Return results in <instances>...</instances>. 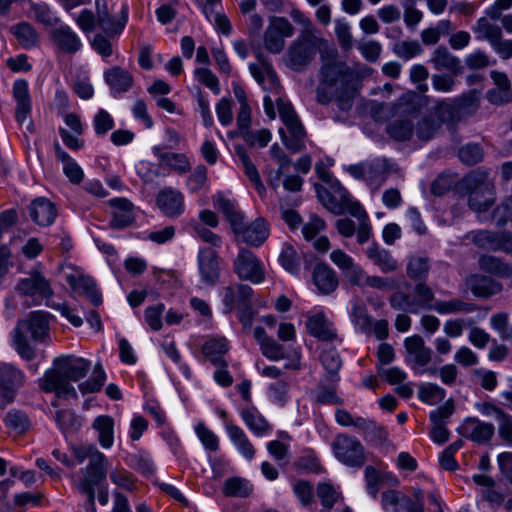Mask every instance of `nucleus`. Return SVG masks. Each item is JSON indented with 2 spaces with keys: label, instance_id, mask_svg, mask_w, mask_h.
<instances>
[{
  "label": "nucleus",
  "instance_id": "nucleus-1",
  "mask_svg": "<svg viewBox=\"0 0 512 512\" xmlns=\"http://www.w3.org/2000/svg\"><path fill=\"white\" fill-rule=\"evenodd\" d=\"M353 73L343 61L326 59L321 68V77L317 87V102L327 105L335 101L338 108L348 111L356 95Z\"/></svg>",
  "mask_w": 512,
  "mask_h": 512
},
{
  "label": "nucleus",
  "instance_id": "nucleus-2",
  "mask_svg": "<svg viewBox=\"0 0 512 512\" xmlns=\"http://www.w3.org/2000/svg\"><path fill=\"white\" fill-rule=\"evenodd\" d=\"M51 318L49 312L37 310L17 322L10 334L11 346L22 360L32 362L36 358V348L29 342L28 335L35 343L48 345L52 342Z\"/></svg>",
  "mask_w": 512,
  "mask_h": 512
},
{
  "label": "nucleus",
  "instance_id": "nucleus-3",
  "mask_svg": "<svg viewBox=\"0 0 512 512\" xmlns=\"http://www.w3.org/2000/svg\"><path fill=\"white\" fill-rule=\"evenodd\" d=\"M54 369L47 370L39 380L45 392H55L58 397L77 398V393L70 381L84 378L91 368V363L84 358L72 356L57 357L53 361Z\"/></svg>",
  "mask_w": 512,
  "mask_h": 512
},
{
  "label": "nucleus",
  "instance_id": "nucleus-4",
  "mask_svg": "<svg viewBox=\"0 0 512 512\" xmlns=\"http://www.w3.org/2000/svg\"><path fill=\"white\" fill-rule=\"evenodd\" d=\"M463 186L468 193L469 207L475 212H486L496 201L494 183L485 170H474L463 178Z\"/></svg>",
  "mask_w": 512,
  "mask_h": 512
},
{
  "label": "nucleus",
  "instance_id": "nucleus-5",
  "mask_svg": "<svg viewBox=\"0 0 512 512\" xmlns=\"http://www.w3.org/2000/svg\"><path fill=\"white\" fill-rule=\"evenodd\" d=\"M324 43L320 34H300L288 47L285 54L286 65L296 71L304 70Z\"/></svg>",
  "mask_w": 512,
  "mask_h": 512
},
{
  "label": "nucleus",
  "instance_id": "nucleus-6",
  "mask_svg": "<svg viewBox=\"0 0 512 512\" xmlns=\"http://www.w3.org/2000/svg\"><path fill=\"white\" fill-rule=\"evenodd\" d=\"M108 460L102 452H96L88 465L79 471L74 486L80 494L92 500L96 489L106 480Z\"/></svg>",
  "mask_w": 512,
  "mask_h": 512
},
{
  "label": "nucleus",
  "instance_id": "nucleus-7",
  "mask_svg": "<svg viewBox=\"0 0 512 512\" xmlns=\"http://www.w3.org/2000/svg\"><path fill=\"white\" fill-rule=\"evenodd\" d=\"M434 300L432 289L424 282L414 286L413 294L397 290L389 297L390 306L397 311L418 314L421 310L430 309Z\"/></svg>",
  "mask_w": 512,
  "mask_h": 512
},
{
  "label": "nucleus",
  "instance_id": "nucleus-8",
  "mask_svg": "<svg viewBox=\"0 0 512 512\" xmlns=\"http://www.w3.org/2000/svg\"><path fill=\"white\" fill-rule=\"evenodd\" d=\"M253 336L257 341L260 351L267 359L271 361H280L285 359L284 364L287 370H300L301 368V353L299 349L293 348L286 351L285 347L279 344L276 340L269 337L262 327H255Z\"/></svg>",
  "mask_w": 512,
  "mask_h": 512
},
{
  "label": "nucleus",
  "instance_id": "nucleus-9",
  "mask_svg": "<svg viewBox=\"0 0 512 512\" xmlns=\"http://www.w3.org/2000/svg\"><path fill=\"white\" fill-rule=\"evenodd\" d=\"M279 116L286 126L289 137L283 129H279V134L285 146L293 152L300 151L304 147L306 136L305 129L302 126L292 104L282 97L275 99Z\"/></svg>",
  "mask_w": 512,
  "mask_h": 512
},
{
  "label": "nucleus",
  "instance_id": "nucleus-10",
  "mask_svg": "<svg viewBox=\"0 0 512 512\" xmlns=\"http://www.w3.org/2000/svg\"><path fill=\"white\" fill-rule=\"evenodd\" d=\"M334 457L343 465L361 468L367 461L363 444L354 436L341 433L331 443Z\"/></svg>",
  "mask_w": 512,
  "mask_h": 512
},
{
  "label": "nucleus",
  "instance_id": "nucleus-11",
  "mask_svg": "<svg viewBox=\"0 0 512 512\" xmlns=\"http://www.w3.org/2000/svg\"><path fill=\"white\" fill-rule=\"evenodd\" d=\"M405 362L416 375H435L436 368H428L432 361V350L426 346L425 341L419 335L407 337L404 340Z\"/></svg>",
  "mask_w": 512,
  "mask_h": 512
},
{
  "label": "nucleus",
  "instance_id": "nucleus-12",
  "mask_svg": "<svg viewBox=\"0 0 512 512\" xmlns=\"http://www.w3.org/2000/svg\"><path fill=\"white\" fill-rule=\"evenodd\" d=\"M233 270L244 281L260 284L265 280V266L260 258L246 248H240L233 261Z\"/></svg>",
  "mask_w": 512,
  "mask_h": 512
},
{
  "label": "nucleus",
  "instance_id": "nucleus-13",
  "mask_svg": "<svg viewBox=\"0 0 512 512\" xmlns=\"http://www.w3.org/2000/svg\"><path fill=\"white\" fill-rule=\"evenodd\" d=\"M382 507L386 512H424V496L421 490L413 495L388 490L382 494Z\"/></svg>",
  "mask_w": 512,
  "mask_h": 512
},
{
  "label": "nucleus",
  "instance_id": "nucleus-14",
  "mask_svg": "<svg viewBox=\"0 0 512 512\" xmlns=\"http://www.w3.org/2000/svg\"><path fill=\"white\" fill-rule=\"evenodd\" d=\"M317 196L321 203L335 215H340L347 211L351 214L354 205H360L354 201L347 190L339 183L335 182L329 189L317 187Z\"/></svg>",
  "mask_w": 512,
  "mask_h": 512
},
{
  "label": "nucleus",
  "instance_id": "nucleus-15",
  "mask_svg": "<svg viewBox=\"0 0 512 512\" xmlns=\"http://www.w3.org/2000/svg\"><path fill=\"white\" fill-rule=\"evenodd\" d=\"M26 380L24 372L11 363L0 362V409L15 399L16 392Z\"/></svg>",
  "mask_w": 512,
  "mask_h": 512
},
{
  "label": "nucleus",
  "instance_id": "nucleus-16",
  "mask_svg": "<svg viewBox=\"0 0 512 512\" xmlns=\"http://www.w3.org/2000/svg\"><path fill=\"white\" fill-rule=\"evenodd\" d=\"M294 34V27L285 17L273 16L265 29L263 42L265 49L272 54H279L285 47V38Z\"/></svg>",
  "mask_w": 512,
  "mask_h": 512
},
{
  "label": "nucleus",
  "instance_id": "nucleus-17",
  "mask_svg": "<svg viewBox=\"0 0 512 512\" xmlns=\"http://www.w3.org/2000/svg\"><path fill=\"white\" fill-rule=\"evenodd\" d=\"M15 290L24 296H37L49 299L53 295V289L40 267H34L27 277L21 278L15 286Z\"/></svg>",
  "mask_w": 512,
  "mask_h": 512
},
{
  "label": "nucleus",
  "instance_id": "nucleus-18",
  "mask_svg": "<svg viewBox=\"0 0 512 512\" xmlns=\"http://www.w3.org/2000/svg\"><path fill=\"white\" fill-rule=\"evenodd\" d=\"M468 237L481 249L512 253V234L508 231L478 230L471 232Z\"/></svg>",
  "mask_w": 512,
  "mask_h": 512
},
{
  "label": "nucleus",
  "instance_id": "nucleus-19",
  "mask_svg": "<svg viewBox=\"0 0 512 512\" xmlns=\"http://www.w3.org/2000/svg\"><path fill=\"white\" fill-rule=\"evenodd\" d=\"M452 115V106L445 102H439L435 105L429 116L418 122L416 135L420 140H430L439 131L441 125Z\"/></svg>",
  "mask_w": 512,
  "mask_h": 512
},
{
  "label": "nucleus",
  "instance_id": "nucleus-20",
  "mask_svg": "<svg viewBox=\"0 0 512 512\" xmlns=\"http://www.w3.org/2000/svg\"><path fill=\"white\" fill-rule=\"evenodd\" d=\"M237 238L249 246H261L269 235L267 222L263 218H258L251 223L245 222L244 215L240 221L232 227Z\"/></svg>",
  "mask_w": 512,
  "mask_h": 512
},
{
  "label": "nucleus",
  "instance_id": "nucleus-21",
  "mask_svg": "<svg viewBox=\"0 0 512 512\" xmlns=\"http://www.w3.org/2000/svg\"><path fill=\"white\" fill-rule=\"evenodd\" d=\"M259 63H249V71L255 81L271 96L281 97L282 87L276 71L272 65L265 61L260 54L257 55Z\"/></svg>",
  "mask_w": 512,
  "mask_h": 512
},
{
  "label": "nucleus",
  "instance_id": "nucleus-22",
  "mask_svg": "<svg viewBox=\"0 0 512 512\" xmlns=\"http://www.w3.org/2000/svg\"><path fill=\"white\" fill-rule=\"evenodd\" d=\"M197 264L201 281L205 285L214 286L219 282V257L214 249L200 247L197 255Z\"/></svg>",
  "mask_w": 512,
  "mask_h": 512
},
{
  "label": "nucleus",
  "instance_id": "nucleus-23",
  "mask_svg": "<svg viewBox=\"0 0 512 512\" xmlns=\"http://www.w3.org/2000/svg\"><path fill=\"white\" fill-rule=\"evenodd\" d=\"M458 432L473 442L483 444L488 442L494 434L491 423L482 422L477 418H467L458 428Z\"/></svg>",
  "mask_w": 512,
  "mask_h": 512
},
{
  "label": "nucleus",
  "instance_id": "nucleus-24",
  "mask_svg": "<svg viewBox=\"0 0 512 512\" xmlns=\"http://www.w3.org/2000/svg\"><path fill=\"white\" fill-rule=\"evenodd\" d=\"M156 202L164 215L168 217H178L184 212V196L173 188H164L156 198Z\"/></svg>",
  "mask_w": 512,
  "mask_h": 512
},
{
  "label": "nucleus",
  "instance_id": "nucleus-25",
  "mask_svg": "<svg viewBox=\"0 0 512 512\" xmlns=\"http://www.w3.org/2000/svg\"><path fill=\"white\" fill-rule=\"evenodd\" d=\"M51 38L57 48L68 54H75L82 48V41L68 25H60L51 32Z\"/></svg>",
  "mask_w": 512,
  "mask_h": 512
},
{
  "label": "nucleus",
  "instance_id": "nucleus-26",
  "mask_svg": "<svg viewBox=\"0 0 512 512\" xmlns=\"http://www.w3.org/2000/svg\"><path fill=\"white\" fill-rule=\"evenodd\" d=\"M113 208L111 225L114 228H125L135 220V207L126 198H112L109 200Z\"/></svg>",
  "mask_w": 512,
  "mask_h": 512
},
{
  "label": "nucleus",
  "instance_id": "nucleus-27",
  "mask_svg": "<svg viewBox=\"0 0 512 512\" xmlns=\"http://www.w3.org/2000/svg\"><path fill=\"white\" fill-rule=\"evenodd\" d=\"M97 24L108 35H116L124 29L127 15L117 19L110 15L107 0H95Z\"/></svg>",
  "mask_w": 512,
  "mask_h": 512
},
{
  "label": "nucleus",
  "instance_id": "nucleus-28",
  "mask_svg": "<svg viewBox=\"0 0 512 512\" xmlns=\"http://www.w3.org/2000/svg\"><path fill=\"white\" fill-rule=\"evenodd\" d=\"M104 79L114 97H119L127 92L133 84L132 75L119 66L105 70Z\"/></svg>",
  "mask_w": 512,
  "mask_h": 512
},
{
  "label": "nucleus",
  "instance_id": "nucleus-29",
  "mask_svg": "<svg viewBox=\"0 0 512 512\" xmlns=\"http://www.w3.org/2000/svg\"><path fill=\"white\" fill-rule=\"evenodd\" d=\"M230 349L229 341L224 336H213L205 340L202 345L203 355L214 365H226L225 354Z\"/></svg>",
  "mask_w": 512,
  "mask_h": 512
},
{
  "label": "nucleus",
  "instance_id": "nucleus-30",
  "mask_svg": "<svg viewBox=\"0 0 512 512\" xmlns=\"http://www.w3.org/2000/svg\"><path fill=\"white\" fill-rule=\"evenodd\" d=\"M253 289L246 284H234L223 287L221 296L228 312L232 311L237 305L246 304L250 301Z\"/></svg>",
  "mask_w": 512,
  "mask_h": 512
},
{
  "label": "nucleus",
  "instance_id": "nucleus-31",
  "mask_svg": "<svg viewBox=\"0 0 512 512\" xmlns=\"http://www.w3.org/2000/svg\"><path fill=\"white\" fill-rule=\"evenodd\" d=\"M225 430L236 450L248 461L255 457V448L244 430L232 423H226Z\"/></svg>",
  "mask_w": 512,
  "mask_h": 512
},
{
  "label": "nucleus",
  "instance_id": "nucleus-32",
  "mask_svg": "<svg viewBox=\"0 0 512 512\" xmlns=\"http://www.w3.org/2000/svg\"><path fill=\"white\" fill-rule=\"evenodd\" d=\"M152 153L160 163L178 174H185L191 169L188 157L183 153L164 152L161 146H154Z\"/></svg>",
  "mask_w": 512,
  "mask_h": 512
},
{
  "label": "nucleus",
  "instance_id": "nucleus-33",
  "mask_svg": "<svg viewBox=\"0 0 512 512\" xmlns=\"http://www.w3.org/2000/svg\"><path fill=\"white\" fill-rule=\"evenodd\" d=\"M32 220L41 226H48L55 221L57 211L54 204L46 198H37L29 206Z\"/></svg>",
  "mask_w": 512,
  "mask_h": 512
},
{
  "label": "nucleus",
  "instance_id": "nucleus-34",
  "mask_svg": "<svg viewBox=\"0 0 512 512\" xmlns=\"http://www.w3.org/2000/svg\"><path fill=\"white\" fill-rule=\"evenodd\" d=\"M366 255L383 273L395 272L399 268L398 261L392 256L390 251L382 248L378 244L370 245L366 249Z\"/></svg>",
  "mask_w": 512,
  "mask_h": 512
},
{
  "label": "nucleus",
  "instance_id": "nucleus-35",
  "mask_svg": "<svg viewBox=\"0 0 512 512\" xmlns=\"http://www.w3.org/2000/svg\"><path fill=\"white\" fill-rule=\"evenodd\" d=\"M313 283L321 294H329L338 286L336 274L326 264H318L313 270Z\"/></svg>",
  "mask_w": 512,
  "mask_h": 512
},
{
  "label": "nucleus",
  "instance_id": "nucleus-36",
  "mask_svg": "<svg viewBox=\"0 0 512 512\" xmlns=\"http://www.w3.org/2000/svg\"><path fill=\"white\" fill-rule=\"evenodd\" d=\"M306 327L312 336L320 340L328 341L333 340L336 337V332L332 324L321 312L309 316L306 322Z\"/></svg>",
  "mask_w": 512,
  "mask_h": 512
},
{
  "label": "nucleus",
  "instance_id": "nucleus-37",
  "mask_svg": "<svg viewBox=\"0 0 512 512\" xmlns=\"http://www.w3.org/2000/svg\"><path fill=\"white\" fill-rule=\"evenodd\" d=\"M429 61L437 70H448L452 73L461 71V61L454 56L445 46L437 47L431 54Z\"/></svg>",
  "mask_w": 512,
  "mask_h": 512
},
{
  "label": "nucleus",
  "instance_id": "nucleus-38",
  "mask_svg": "<svg viewBox=\"0 0 512 512\" xmlns=\"http://www.w3.org/2000/svg\"><path fill=\"white\" fill-rule=\"evenodd\" d=\"M13 97L17 103L16 118L18 122L26 120L31 111V100L29 96L28 83L26 80H16L13 84Z\"/></svg>",
  "mask_w": 512,
  "mask_h": 512
},
{
  "label": "nucleus",
  "instance_id": "nucleus-39",
  "mask_svg": "<svg viewBox=\"0 0 512 512\" xmlns=\"http://www.w3.org/2000/svg\"><path fill=\"white\" fill-rule=\"evenodd\" d=\"M67 282L72 288L83 291L93 305L98 306L102 303V295L91 277L85 275H67Z\"/></svg>",
  "mask_w": 512,
  "mask_h": 512
},
{
  "label": "nucleus",
  "instance_id": "nucleus-40",
  "mask_svg": "<svg viewBox=\"0 0 512 512\" xmlns=\"http://www.w3.org/2000/svg\"><path fill=\"white\" fill-rule=\"evenodd\" d=\"M92 428L97 432V439L102 448L109 449L113 446L114 420L111 416H97L92 423Z\"/></svg>",
  "mask_w": 512,
  "mask_h": 512
},
{
  "label": "nucleus",
  "instance_id": "nucleus-41",
  "mask_svg": "<svg viewBox=\"0 0 512 512\" xmlns=\"http://www.w3.org/2000/svg\"><path fill=\"white\" fill-rule=\"evenodd\" d=\"M367 167L369 168L367 181L370 185H374L376 189L384 183L393 170V165L386 158L367 161Z\"/></svg>",
  "mask_w": 512,
  "mask_h": 512
},
{
  "label": "nucleus",
  "instance_id": "nucleus-42",
  "mask_svg": "<svg viewBox=\"0 0 512 512\" xmlns=\"http://www.w3.org/2000/svg\"><path fill=\"white\" fill-rule=\"evenodd\" d=\"M241 418L247 428L258 437L266 436L271 432L270 424L255 408L243 409Z\"/></svg>",
  "mask_w": 512,
  "mask_h": 512
},
{
  "label": "nucleus",
  "instance_id": "nucleus-43",
  "mask_svg": "<svg viewBox=\"0 0 512 512\" xmlns=\"http://www.w3.org/2000/svg\"><path fill=\"white\" fill-rule=\"evenodd\" d=\"M235 154L242 165L245 175L249 178L257 192L260 195H263L265 192V187L262 183L260 174L256 166L251 161L246 149L243 146H236Z\"/></svg>",
  "mask_w": 512,
  "mask_h": 512
},
{
  "label": "nucleus",
  "instance_id": "nucleus-44",
  "mask_svg": "<svg viewBox=\"0 0 512 512\" xmlns=\"http://www.w3.org/2000/svg\"><path fill=\"white\" fill-rule=\"evenodd\" d=\"M482 271L502 278L512 277V262L507 263L492 255H482L478 261Z\"/></svg>",
  "mask_w": 512,
  "mask_h": 512
},
{
  "label": "nucleus",
  "instance_id": "nucleus-45",
  "mask_svg": "<svg viewBox=\"0 0 512 512\" xmlns=\"http://www.w3.org/2000/svg\"><path fill=\"white\" fill-rule=\"evenodd\" d=\"M56 158L63 163V172L74 184H79L84 177V172L76 161L62 149L57 143L54 147Z\"/></svg>",
  "mask_w": 512,
  "mask_h": 512
},
{
  "label": "nucleus",
  "instance_id": "nucleus-46",
  "mask_svg": "<svg viewBox=\"0 0 512 512\" xmlns=\"http://www.w3.org/2000/svg\"><path fill=\"white\" fill-rule=\"evenodd\" d=\"M29 17L45 26H55L60 22L57 13L45 2L30 1Z\"/></svg>",
  "mask_w": 512,
  "mask_h": 512
},
{
  "label": "nucleus",
  "instance_id": "nucleus-47",
  "mask_svg": "<svg viewBox=\"0 0 512 512\" xmlns=\"http://www.w3.org/2000/svg\"><path fill=\"white\" fill-rule=\"evenodd\" d=\"M470 286L472 293L481 298H489L502 290L501 283L486 276H473Z\"/></svg>",
  "mask_w": 512,
  "mask_h": 512
},
{
  "label": "nucleus",
  "instance_id": "nucleus-48",
  "mask_svg": "<svg viewBox=\"0 0 512 512\" xmlns=\"http://www.w3.org/2000/svg\"><path fill=\"white\" fill-rule=\"evenodd\" d=\"M471 29L478 40H486L489 45L503 34L501 27L487 17L479 18Z\"/></svg>",
  "mask_w": 512,
  "mask_h": 512
},
{
  "label": "nucleus",
  "instance_id": "nucleus-49",
  "mask_svg": "<svg viewBox=\"0 0 512 512\" xmlns=\"http://www.w3.org/2000/svg\"><path fill=\"white\" fill-rule=\"evenodd\" d=\"M429 310H434L440 315H447L460 312H471L474 310V306L457 298L448 301L434 299L433 302H431Z\"/></svg>",
  "mask_w": 512,
  "mask_h": 512
},
{
  "label": "nucleus",
  "instance_id": "nucleus-50",
  "mask_svg": "<svg viewBox=\"0 0 512 512\" xmlns=\"http://www.w3.org/2000/svg\"><path fill=\"white\" fill-rule=\"evenodd\" d=\"M452 30V23L450 20L443 19L437 22L435 26L428 27L422 30L420 37L425 45H435L440 40L441 36L447 35Z\"/></svg>",
  "mask_w": 512,
  "mask_h": 512
},
{
  "label": "nucleus",
  "instance_id": "nucleus-51",
  "mask_svg": "<svg viewBox=\"0 0 512 512\" xmlns=\"http://www.w3.org/2000/svg\"><path fill=\"white\" fill-rule=\"evenodd\" d=\"M12 33L25 49L34 47L38 42V33L35 28L27 23L22 22L12 27Z\"/></svg>",
  "mask_w": 512,
  "mask_h": 512
},
{
  "label": "nucleus",
  "instance_id": "nucleus-52",
  "mask_svg": "<svg viewBox=\"0 0 512 512\" xmlns=\"http://www.w3.org/2000/svg\"><path fill=\"white\" fill-rule=\"evenodd\" d=\"M253 491V486L244 478L231 477L225 480L223 492L228 497H247Z\"/></svg>",
  "mask_w": 512,
  "mask_h": 512
},
{
  "label": "nucleus",
  "instance_id": "nucleus-53",
  "mask_svg": "<svg viewBox=\"0 0 512 512\" xmlns=\"http://www.w3.org/2000/svg\"><path fill=\"white\" fill-rule=\"evenodd\" d=\"M194 431L206 451L215 453L219 450V437L203 422L197 423Z\"/></svg>",
  "mask_w": 512,
  "mask_h": 512
},
{
  "label": "nucleus",
  "instance_id": "nucleus-54",
  "mask_svg": "<svg viewBox=\"0 0 512 512\" xmlns=\"http://www.w3.org/2000/svg\"><path fill=\"white\" fill-rule=\"evenodd\" d=\"M429 268V261L427 258L412 256L407 262V276L412 280H420L423 282V280L428 276Z\"/></svg>",
  "mask_w": 512,
  "mask_h": 512
},
{
  "label": "nucleus",
  "instance_id": "nucleus-55",
  "mask_svg": "<svg viewBox=\"0 0 512 512\" xmlns=\"http://www.w3.org/2000/svg\"><path fill=\"white\" fill-rule=\"evenodd\" d=\"M350 317L358 331L363 334H369L370 324L372 323L373 318L368 314L365 305L355 302L352 306Z\"/></svg>",
  "mask_w": 512,
  "mask_h": 512
},
{
  "label": "nucleus",
  "instance_id": "nucleus-56",
  "mask_svg": "<svg viewBox=\"0 0 512 512\" xmlns=\"http://www.w3.org/2000/svg\"><path fill=\"white\" fill-rule=\"evenodd\" d=\"M352 209L353 210L351 211V215L357 218L359 222L357 230V241L360 244H364L369 240L372 231L369 217L361 205H354Z\"/></svg>",
  "mask_w": 512,
  "mask_h": 512
},
{
  "label": "nucleus",
  "instance_id": "nucleus-57",
  "mask_svg": "<svg viewBox=\"0 0 512 512\" xmlns=\"http://www.w3.org/2000/svg\"><path fill=\"white\" fill-rule=\"evenodd\" d=\"M3 421L8 429L17 434L24 433L30 426V421L27 415L16 409L8 411Z\"/></svg>",
  "mask_w": 512,
  "mask_h": 512
},
{
  "label": "nucleus",
  "instance_id": "nucleus-58",
  "mask_svg": "<svg viewBox=\"0 0 512 512\" xmlns=\"http://www.w3.org/2000/svg\"><path fill=\"white\" fill-rule=\"evenodd\" d=\"M127 464L144 476L152 475L155 471L151 457L142 451L131 454L128 457Z\"/></svg>",
  "mask_w": 512,
  "mask_h": 512
},
{
  "label": "nucleus",
  "instance_id": "nucleus-59",
  "mask_svg": "<svg viewBox=\"0 0 512 512\" xmlns=\"http://www.w3.org/2000/svg\"><path fill=\"white\" fill-rule=\"evenodd\" d=\"M106 380V374L100 364L94 367L92 376L79 384V390L82 394L95 393L100 391Z\"/></svg>",
  "mask_w": 512,
  "mask_h": 512
},
{
  "label": "nucleus",
  "instance_id": "nucleus-60",
  "mask_svg": "<svg viewBox=\"0 0 512 512\" xmlns=\"http://www.w3.org/2000/svg\"><path fill=\"white\" fill-rule=\"evenodd\" d=\"M56 422L64 434L74 433L81 427V422L75 413L69 409L56 412Z\"/></svg>",
  "mask_w": 512,
  "mask_h": 512
},
{
  "label": "nucleus",
  "instance_id": "nucleus-61",
  "mask_svg": "<svg viewBox=\"0 0 512 512\" xmlns=\"http://www.w3.org/2000/svg\"><path fill=\"white\" fill-rule=\"evenodd\" d=\"M289 388V382L283 379L271 383L267 387L268 397L274 403L283 406L289 400Z\"/></svg>",
  "mask_w": 512,
  "mask_h": 512
},
{
  "label": "nucleus",
  "instance_id": "nucleus-62",
  "mask_svg": "<svg viewBox=\"0 0 512 512\" xmlns=\"http://www.w3.org/2000/svg\"><path fill=\"white\" fill-rule=\"evenodd\" d=\"M385 475L380 473L373 466H367L364 470V480L367 493L376 498L380 487L384 481Z\"/></svg>",
  "mask_w": 512,
  "mask_h": 512
},
{
  "label": "nucleus",
  "instance_id": "nucleus-63",
  "mask_svg": "<svg viewBox=\"0 0 512 512\" xmlns=\"http://www.w3.org/2000/svg\"><path fill=\"white\" fill-rule=\"evenodd\" d=\"M445 390L437 384L428 383L420 387L419 398L421 401L435 405L445 398Z\"/></svg>",
  "mask_w": 512,
  "mask_h": 512
},
{
  "label": "nucleus",
  "instance_id": "nucleus-64",
  "mask_svg": "<svg viewBox=\"0 0 512 512\" xmlns=\"http://www.w3.org/2000/svg\"><path fill=\"white\" fill-rule=\"evenodd\" d=\"M387 132L395 140L405 141L413 134V124L409 120H395L387 127Z\"/></svg>",
  "mask_w": 512,
  "mask_h": 512
}]
</instances>
